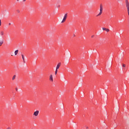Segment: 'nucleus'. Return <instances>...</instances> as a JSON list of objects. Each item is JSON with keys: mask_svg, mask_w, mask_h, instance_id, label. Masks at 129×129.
Returning <instances> with one entry per match:
<instances>
[{"mask_svg": "<svg viewBox=\"0 0 129 129\" xmlns=\"http://www.w3.org/2000/svg\"><path fill=\"white\" fill-rule=\"evenodd\" d=\"M102 11H103V6L102 4L100 5V13L97 15V17H99L102 14Z\"/></svg>", "mask_w": 129, "mask_h": 129, "instance_id": "1", "label": "nucleus"}, {"mask_svg": "<svg viewBox=\"0 0 129 129\" xmlns=\"http://www.w3.org/2000/svg\"><path fill=\"white\" fill-rule=\"evenodd\" d=\"M125 6L127 9L128 15L129 16V2L128 0H125Z\"/></svg>", "mask_w": 129, "mask_h": 129, "instance_id": "2", "label": "nucleus"}, {"mask_svg": "<svg viewBox=\"0 0 129 129\" xmlns=\"http://www.w3.org/2000/svg\"><path fill=\"white\" fill-rule=\"evenodd\" d=\"M67 17H68V14L67 13L64 15V17L61 21V23H64L65 21H66V19H67Z\"/></svg>", "mask_w": 129, "mask_h": 129, "instance_id": "3", "label": "nucleus"}, {"mask_svg": "<svg viewBox=\"0 0 129 129\" xmlns=\"http://www.w3.org/2000/svg\"><path fill=\"white\" fill-rule=\"evenodd\" d=\"M38 115H39V110H36L33 113V115H34V116H38Z\"/></svg>", "mask_w": 129, "mask_h": 129, "instance_id": "4", "label": "nucleus"}, {"mask_svg": "<svg viewBox=\"0 0 129 129\" xmlns=\"http://www.w3.org/2000/svg\"><path fill=\"white\" fill-rule=\"evenodd\" d=\"M60 66H61V62H59L56 66V70H58L59 68H60Z\"/></svg>", "mask_w": 129, "mask_h": 129, "instance_id": "5", "label": "nucleus"}, {"mask_svg": "<svg viewBox=\"0 0 129 129\" xmlns=\"http://www.w3.org/2000/svg\"><path fill=\"white\" fill-rule=\"evenodd\" d=\"M49 80H50V81H51V82H53V75H50L49 76Z\"/></svg>", "mask_w": 129, "mask_h": 129, "instance_id": "6", "label": "nucleus"}, {"mask_svg": "<svg viewBox=\"0 0 129 129\" xmlns=\"http://www.w3.org/2000/svg\"><path fill=\"white\" fill-rule=\"evenodd\" d=\"M14 53H15V56H16V55H18V53H19V50H15Z\"/></svg>", "mask_w": 129, "mask_h": 129, "instance_id": "7", "label": "nucleus"}, {"mask_svg": "<svg viewBox=\"0 0 129 129\" xmlns=\"http://www.w3.org/2000/svg\"><path fill=\"white\" fill-rule=\"evenodd\" d=\"M4 44V40H0V47Z\"/></svg>", "mask_w": 129, "mask_h": 129, "instance_id": "8", "label": "nucleus"}, {"mask_svg": "<svg viewBox=\"0 0 129 129\" xmlns=\"http://www.w3.org/2000/svg\"><path fill=\"white\" fill-rule=\"evenodd\" d=\"M0 34L1 36H4V35H5V32H4V31H1Z\"/></svg>", "mask_w": 129, "mask_h": 129, "instance_id": "9", "label": "nucleus"}, {"mask_svg": "<svg viewBox=\"0 0 129 129\" xmlns=\"http://www.w3.org/2000/svg\"><path fill=\"white\" fill-rule=\"evenodd\" d=\"M15 79H16V75L13 76V77L12 78V80L13 81L15 80Z\"/></svg>", "mask_w": 129, "mask_h": 129, "instance_id": "10", "label": "nucleus"}, {"mask_svg": "<svg viewBox=\"0 0 129 129\" xmlns=\"http://www.w3.org/2000/svg\"><path fill=\"white\" fill-rule=\"evenodd\" d=\"M22 57L23 61H25V56H24V55L22 54Z\"/></svg>", "mask_w": 129, "mask_h": 129, "instance_id": "11", "label": "nucleus"}, {"mask_svg": "<svg viewBox=\"0 0 129 129\" xmlns=\"http://www.w3.org/2000/svg\"><path fill=\"white\" fill-rule=\"evenodd\" d=\"M57 73H58V70L55 69V75H57Z\"/></svg>", "mask_w": 129, "mask_h": 129, "instance_id": "12", "label": "nucleus"}, {"mask_svg": "<svg viewBox=\"0 0 129 129\" xmlns=\"http://www.w3.org/2000/svg\"><path fill=\"white\" fill-rule=\"evenodd\" d=\"M106 32H109V29L106 28Z\"/></svg>", "mask_w": 129, "mask_h": 129, "instance_id": "13", "label": "nucleus"}, {"mask_svg": "<svg viewBox=\"0 0 129 129\" xmlns=\"http://www.w3.org/2000/svg\"><path fill=\"white\" fill-rule=\"evenodd\" d=\"M102 29H103V31H106V28H103Z\"/></svg>", "mask_w": 129, "mask_h": 129, "instance_id": "14", "label": "nucleus"}, {"mask_svg": "<svg viewBox=\"0 0 129 129\" xmlns=\"http://www.w3.org/2000/svg\"><path fill=\"white\" fill-rule=\"evenodd\" d=\"M0 26H2V20L0 19Z\"/></svg>", "mask_w": 129, "mask_h": 129, "instance_id": "15", "label": "nucleus"}, {"mask_svg": "<svg viewBox=\"0 0 129 129\" xmlns=\"http://www.w3.org/2000/svg\"><path fill=\"white\" fill-rule=\"evenodd\" d=\"M122 67H125V64H122Z\"/></svg>", "mask_w": 129, "mask_h": 129, "instance_id": "16", "label": "nucleus"}, {"mask_svg": "<svg viewBox=\"0 0 129 129\" xmlns=\"http://www.w3.org/2000/svg\"><path fill=\"white\" fill-rule=\"evenodd\" d=\"M11 25H12V23H9V26H11Z\"/></svg>", "mask_w": 129, "mask_h": 129, "instance_id": "17", "label": "nucleus"}, {"mask_svg": "<svg viewBox=\"0 0 129 129\" xmlns=\"http://www.w3.org/2000/svg\"><path fill=\"white\" fill-rule=\"evenodd\" d=\"M86 128L88 129V128H89V127L88 126H86Z\"/></svg>", "mask_w": 129, "mask_h": 129, "instance_id": "18", "label": "nucleus"}, {"mask_svg": "<svg viewBox=\"0 0 129 129\" xmlns=\"http://www.w3.org/2000/svg\"><path fill=\"white\" fill-rule=\"evenodd\" d=\"M7 129H11V127H9Z\"/></svg>", "mask_w": 129, "mask_h": 129, "instance_id": "19", "label": "nucleus"}, {"mask_svg": "<svg viewBox=\"0 0 129 129\" xmlns=\"http://www.w3.org/2000/svg\"><path fill=\"white\" fill-rule=\"evenodd\" d=\"M92 38H94V35H92Z\"/></svg>", "mask_w": 129, "mask_h": 129, "instance_id": "20", "label": "nucleus"}, {"mask_svg": "<svg viewBox=\"0 0 129 129\" xmlns=\"http://www.w3.org/2000/svg\"><path fill=\"white\" fill-rule=\"evenodd\" d=\"M18 13H20V10H17Z\"/></svg>", "mask_w": 129, "mask_h": 129, "instance_id": "21", "label": "nucleus"}, {"mask_svg": "<svg viewBox=\"0 0 129 129\" xmlns=\"http://www.w3.org/2000/svg\"><path fill=\"white\" fill-rule=\"evenodd\" d=\"M17 2H20V0H16Z\"/></svg>", "mask_w": 129, "mask_h": 129, "instance_id": "22", "label": "nucleus"}, {"mask_svg": "<svg viewBox=\"0 0 129 129\" xmlns=\"http://www.w3.org/2000/svg\"><path fill=\"white\" fill-rule=\"evenodd\" d=\"M26 1H27V0H23V2H26Z\"/></svg>", "mask_w": 129, "mask_h": 129, "instance_id": "23", "label": "nucleus"}, {"mask_svg": "<svg viewBox=\"0 0 129 129\" xmlns=\"http://www.w3.org/2000/svg\"><path fill=\"white\" fill-rule=\"evenodd\" d=\"M17 91H18V89H16Z\"/></svg>", "mask_w": 129, "mask_h": 129, "instance_id": "24", "label": "nucleus"}]
</instances>
